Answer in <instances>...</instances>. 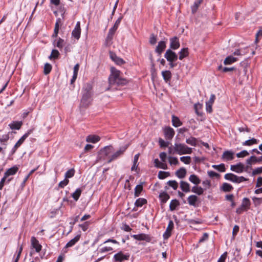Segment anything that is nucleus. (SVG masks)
Wrapping results in <instances>:
<instances>
[{
  "label": "nucleus",
  "instance_id": "obj_1",
  "mask_svg": "<svg viewBox=\"0 0 262 262\" xmlns=\"http://www.w3.org/2000/svg\"><path fill=\"white\" fill-rule=\"evenodd\" d=\"M92 85L90 83H85L82 90L81 104L83 107H87L90 104L92 96Z\"/></svg>",
  "mask_w": 262,
  "mask_h": 262
},
{
  "label": "nucleus",
  "instance_id": "obj_2",
  "mask_svg": "<svg viewBox=\"0 0 262 262\" xmlns=\"http://www.w3.org/2000/svg\"><path fill=\"white\" fill-rule=\"evenodd\" d=\"M110 85H124L126 84L127 81L126 79L122 78L120 75V71L115 68H111V74L108 78Z\"/></svg>",
  "mask_w": 262,
  "mask_h": 262
},
{
  "label": "nucleus",
  "instance_id": "obj_3",
  "mask_svg": "<svg viewBox=\"0 0 262 262\" xmlns=\"http://www.w3.org/2000/svg\"><path fill=\"white\" fill-rule=\"evenodd\" d=\"M164 57L169 62L170 68H173L177 66V64L174 62L176 61L178 58V55L171 49L166 50L164 54Z\"/></svg>",
  "mask_w": 262,
  "mask_h": 262
},
{
  "label": "nucleus",
  "instance_id": "obj_4",
  "mask_svg": "<svg viewBox=\"0 0 262 262\" xmlns=\"http://www.w3.org/2000/svg\"><path fill=\"white\" fill-rule=\"evenodd\" d=\"M173 149L174 151L180 155L190 154L192 151L191 148L181 143H175Z\"/></svg>",
  "mask_w": 262,
  "mask_h": 262
},
{
  "label": "nucleus",
  "instance_id": "obj_5",
  "mask_svg": "<svg viewBox=\"0 0 262 262\" xmlns=\"http://www.w3.org/2000/svg\"><path fill=\"white\" fill-rule=\"evenodd\" d=\"M128 147V145H125L124 146L120 147L119 150L115 152L113 154L111 155V156L109 157V159L107 161V163H111L112 161L117 160L118 158L123 156L126 150L127 149Z\"/></svg>",
  "mask_w": 262,
  "mask_h": 262
},
{
  "label": "nucleus",
  "instance_id": "obj_6",
  "mask_svg": "<svg viewBox=\"0 0 262 262\" xmlns=\"http://www.w3.org/2000/svg\"><path fill=\"white\" fill-rule=\"evenodd\" d=\"M33 132V129H31L28 130V132L25 133L20 139L16 143L13 147L11 152L12 154H13L15 152L17 149L24 143L26 139Z\"/></svg>",
  "mask_w": 262,
  "mask_h": 262
},
{
  "label": "nucleus",
  "instance_id": "obj_7",
  "mask_svg": "<svg viewBox=\"0 0 262 262\" xmlns=\"http://www.w3.org/2000/svg\"><path fill=\"white\" fill-rule=\"evenodd\" d=\"M121 19V17H119L116 21L114 26L109 30L106 38L107 40H111L113 38V35H114L117 29H118V26L120 24Z\"/></svg>",
  "mask_w": 262,
  "mask_h": 262
},
{
  "label": "nucleus",
  "instance_id": "obj_8",
  "mask_svg": "<svg viewBox=\"0 0 262 262\" xmlns=\"http://www.w3.org/2000/svg\"><path fill=\"white\" fill-rule=\"evenodd\" d=\"M129 254H124L121 251L115 254L114 256L115 261L118 262H122L125 260H128L129 259Z\"/></svg>",
  "mask_w": 262,
  "mask_h": 262
},
{
  "label": "nucleus",
  "instance_id": "obj_9",
  "mask_svg": "<svg viewBox=\"0 0 262 262\" xmlns=\"http://www.w3.org/2000/svg\"><path fill=\"white\" fill-rule=\"evenodd\" d=\"M134 239L138 241H145L146 242H150L151 241L152 237L149 234L145 233H141L139 234H134L132 236Z\"/></svg>",
  "mask_w": 262,
  "mask_h": 262
},
{
  "label": "nucleus",
  "instance_id": "obj_10",
  "mask_svg": "<svg viewBox=\"0 0 262 262\" xmlns=\"http://www.w3.org/2000/svg\"><path fill=\"white\" fill-rule=\"evenodd\" d=\"M170 49L171 50H176L180 47V43L179 38L177 36H174L170 38Z\"/></svg>",
  "mask_w": 262,
  "mask_h": 262
},
{
  "label": "nucleus",
  "instance_id": "obj_11",
  "mask_svg": "<svg viewBox=\"0 0 262 262\" xmlns=\"http://www.w3.org/2000/svg\"><path fill=\"white\" fill-rule=\"evenodd\" d=\"M174 227L173 222L172 220H170L168 223V226L165 232L164 233L163 236L164 239H167L171 236V231Z\"/></svg>",
  "mask_w": 262,
  "mask_h": 262
},
{
  "label": "nucleus",
  "instance_id": "obj_12",
  "mask_svg": "<svg viewBox=\"0 0 262 262\" xmlns=\"http://www.w3.org/2000/svg\"><path fill=\"white\" fill-rule=\"evenodd\" d=\"M81 34L80 23L77 21L76 26L72 32V36L76 39H79Z\"/></svg>",
  "mask_w": 262,
  "mask_h": 262
},
{
  "label": "nucleus",
  "instance_id": "obj_13",
  "mask_svg": "<svg viewBox=\"0 0 262 262\" xmlns=\"http://www.w3.org/2000/svg\"><path fill=\"white\" fill-rule=\"evenodd\" d=\"M165 137L167 140H171L173 137L175 132L171 127H166L164 129Z\"/></svg>",
  "mask_w": 262,
  "mask_h": 262
},
{
  "label": "nucleus",
  "instance_id": "obj_14",
  "mask_svg": "<svg viewBox=\"0 0 262 262\" xmlns=\"http://www.w3.org/2000/svg\"><path fill=\"white\" fill-rule=\"evenodd\" d=\"M234 153L231 150H226L225 151L222 156V159L224 161H228L232 160L234 158Z\"/></svg>",
  "mask_w": 262,
  "mask_h": 262
},
{
  "label": "nucleus",
  "instance_id": "obj_15",
  "mask_svg": "<svg viewBox=\"0 0 262 262\" xmlns=\"http://www.w3.org/2000/svg\"><path fill=\"white\" fill-rule=\"evenodd\" d=\"M230 169L237 173H241L244 170V165L241 162L236 165H231Z\"/></svg>",
  "mask_w": 262,
  "mask_h": 262
},
{
  "label": "nucleus",
  "instance_id": "obj_16",
  "mask_svg": "<svg viewBox=\"0 0 262 262\" xmlns=\"http://www.w3.org/2000/svg\"><path fill=\"white\" fill-rule=\"evenodd\" d=\"M31 245L32 247L35 249L36 252H39L41 250L42 246L39 244L38 241L34 236L31 237Z\"/></svg>",
  "mask_w": 262,
  "mask_h": 262
},
{
  "label": "nucleus",
  "instance_id": "obj_17",
  "mask_svg": "<svg viewBox=\"0 0 262 262\" xmlns=\"http://www.w3.org/2000/svg\"><path fill=\"white\" fill-rule=\"evenodd\" d=\"M166 47V42L164 41H160L158 42V46L156 48L155 52L160 55L164 51Z\"/></svg>",
  "mask_w": 262,
  "mask_h": 262
},
{
  "label": "nucleus",
  "instance_id": "obj_18",
  "mask_svg": "<svg viewBox=\"0 0 262 262\" xmlns=\"http://www.w3.org/2000/svg\"><path fill=\"white\" fill-rule=\"evenodd\" d=\"M110 57L112 60L118 65H122L125 63V61L121 58L118 57L115 53L110 52Z\"/></svg>",
  "mask_w": 262,
  "mask_h": 262
},
{
  "label": "nucleus",
  "instance_id": "obj_19",
  "mask_svg": "<svg viewBox=\"0 0 262 262\" xmlns=\"http://www.w3.org/2000/svg\"><path fill=\"white\" fill-rule=\"evenodd\" d=\"M188 204L194 207L196 206V202L198 201V197L195 195H191L187 199Z\"/></svg>",
  "mask_w": 262,
  "mask_h": 262
},
{
  "label": "nucleus",
  "instance_id": "obj_20",
  "mask_svg": "<svg viewBox=\"0 0 262 262\" xmlns=\"http://www.w3.org/2000/svg\"><path fill=\"white\" fill-rule=\"evenodd\" d=\"M180 188L185 192H188L190 191L189 184L185 181H181L180 182Z\"/></svg>",
  "mask_w": 262,
  "mask_h": 262
},
{
  "label": "nucleus",
  "instance_id": "obj_21",
  "mask_svg": "<svg viewBox=\"0 0 262 262\" xmlns=\"http://www.w3.org/2000/svg\"><path fill=\"white\" fill-rule=\"evenodd\" d=\"M186 172V169L184 167H181L176 171L175 174L179 179H183L185 177Z\"/></svg>",
  "mask_w": 262,
  "mask_h": 262
},
{
  "label": "nucleus",
  "instance_id": "obj_22",
  "mask_svg": "<svg viewBox=\"0 0 262 262\" xmlns=\"http://www.w3.org/2000/svg\"><path fill=\"white\" fill-rule=\"evenodd\" d=\"M80 234L77 235L73 239H71L66 245V248H69L73 246L79 240L80 238Z\"/></svg>",
  "mask_w": 262,
  "mask_h": 262
},
{
  "label": "nucleus",
  "instance_id": "obj_23",
  "mask_svg": "<svg viewBox=\"0 0 262 262\" xmlns=\"http://www.w3.org/2000/svg\"><path fill=\"white\" fill-rule=\"evenodd\" d=\"M114 151V148L112 146H107L101 150V154L105 156H108Z\"/></svg>",
  "mask_w": 262,
  "mask_h": 262
},
{
  "label": "nucleus",
  "instance_id": "obj_24",
  "mask_svg": "<svg viewBox=\"0 0 262 262\" xmlns=\"http://www.w3.org/2000/svg\"><path fill=\"white\" fill-rule=\"evenodd\" d=\"M18 170V167L15 166L7 169L4 174L7 177H9L10 176L14 175L17 172Z\"/></svg>",
  "mask_w": 262,
  "mask_h": 262
},
{
  "label": "nucleus",
  "instance_id": "obj_25",
  "mask_svg": "<svg viewBox=\"0 0 262 262\" xmlns=\"http://www.w3.org/2000/svg\"><path fill=\"white\" fill-rule=\"evenodd\" d=\"M179 59L180 60H182L184 58L187 57L189 55L188 48H184L182 49L181 51L179 52Z\"/></svg>",
  "mask_w": 262,
  "mask_h": 262
},
{
  "label": "nucleus",
  "instance_id": "obj_26",
  "mask_svg": "<svg viewBox=\"0 0 262 262\" xmlns=\"http://www.w3.org/2000/svg\"><path fill=\"white\" fill-rule=\"evenodd\" d=\"M100 140V138L97 135H89L86 138V141L95 143Z\"/></svg>",
  "mask_w": 262,
  "mask_h": 262
},
{
  "label": "nucleus",
  "instance_id": "obj_27",
  "mask_svg": "<svg viewBox=\"0 0 262 262\" xmlns=\"http://www.w3.org/2000/svg\"><path fill=\"white\" fill-rule=\"evenodd\" d=\"M163 79L166 82L169 81L171 78V73L170 71L166 70L162 72Z\"/></svg>",
  "mask_w": 262,
  "mask_h": 262
},
{
  "label": "nucleus",
  "instance_id": "obj_28",
  "mask_svg": "<svg viewBox=\"0 0 262 262\" xmlns=\"http://www.w3.org/2000/svg\"><path fill=\"white\" fill-rule=\"evenodd\" d=\"M159 198L162 204L166 203L167 200L170 198L169 195L166 192H162L159 194Z\"/></svg>",
  "mask_w": 262,
  "mask_h": 262
},
{
  "label": "nucleus",
  "instance_id": "obj_29",
  "mask_svg": "<svg viewBox=\"0 0 262 262\" xmlns=\"http://www.w3.org/2000/svg\"><path fill=\"white\" fill-rule=\"evenodd\" d=\"M172 125L176 127L180 126L182 125V122L180 120V119L174 115L172 116Z\"/></svg>",
  "mask_w": 262,
  "mask_h": 262
},
{
  "label": "nucleus",
  "instance_id": "obj_30",
  "mask_svg": "<svg viewBox=\"0 0 262 262\" xmlns=\"http://www.w3.org/2000/svg\"><path fill=\"white\" fill-rule=\"evenodd\" d=\"M189 180L193 184L197 185L201 183V180L195 174H191L189 178Z\"/></svg>",
  "mask_w": 262,
  "mask_h": 262
},
{
  "label": "nucleus",
  "instance_id": "obj_31",
  "mask_svg": "<svg viewBox=\"0 0 262 262\" xmlns=\"http://www.w3.org/2000/svg\"><path fill=\"white\" fill-rule=\"evenodd\" d=\"M203 2V0H195L193 5L191 7V11L194 14L197 11L200 4Z\"/></svg>",
  "mask_w": 262,
  "mask_h": 262
},
{
  "label": "nucleus",
  "instance_id": "obj_32",
  "mask_svg": "<svg viewBox=\"0 0 262 262\" xmlns=\"http://www.w3.org/2000/svg\"><path fill=\"white\" fill-rule=\"evenodd\" d=\"M221 189L225 192H230L233 189L232 186L227 183H224L222 186Z\"/></svg>",
  "mask_w": 262,
  "mask_h": 262
},
{
  "label": "nucleus",
  "instance_id": "obj_33",
  "mask_svg": "<svg viewBox=\"0 0 262 262\" xmlns=\"http://www.w3.org/2000/svg\"><path fill=\"white\" fill-rule=\"evenodd\" d=\"M237 176L232 173H226L224 178L226 180L230 181L232 182L235 183L236 180L237 179Z\"/></svg>",
  "mask_w": 262,
  "mask_h": 262
},
{
  "label": "nucleus",
  "instance_id": "obj_34",
  "mask_svg": "<svg viewBox=\"0 0 262 262\" xmlns=\"http://www.w3.org/2000/svg\"><path fill=\"white\" fill-rule=\"evenodd\" d=\"M23 123L21 121H13L12 123L9 124L10 127L12 129H19L21 125Z\"/></svg>",
  "mask_w": 262,
  "mask_h": 262
},
{
  "label": "nucleus",
  "instance_id": "obj_35",
  "mask_svg": "<svg viewBox=\"0 0 262 262\" xmlns=\"http://www.w3.org/2000/svg\"><path fill=\"white\" fill-rule=\"evenodd\" d=\"M180 205V203L178 200L174 199L171 200L169 205V209L170 211H173L176 209V208Z\"/></svg>",
  "mask_w": 262,
  "mask_h": 262
},
{
  "label": "nucleus",
  "instance_id": "obj_36",
  "mask_svg": "<svg viewBox=\"0 0 262 262\" xmlns=\"http://www.w3.org/2000/svg\"><path fill=\"white\" fill-rule=\"evenodd\" d=\"M191 191L197 194L198 195H200L203 193L204 189L201 187L194 186L192 188Z\"/></svg>",
  "mask_w": 262,
  "mask_h": 262
},
{
  "label": "nucleus",
  "instance_id": "obj_37",
  "mask_svg": "<svg viewBox=\"0 0 262 262\" xmlns=\"http://www.w3.org/2000/svg\"><path fill=\"white\" fill-rule=\"evenodd\" d=\"M147 201L145 199L139 198L138 199L135 203V205L137 207H142L143 205L147 204Z\"/></svg>",
  "mask_w": 262,
  "mask_h": 262
},
{
  "label": "nucleus",
  "instance_id": "obj_38",
  "mask_svg": "<svg viewBox=\"0 0 262 262\" xmlns=\"http://www.w3.org/2000/svg\"><path fill=\"white\" fill-rule=\"evenodd\" d=\"M251 203L250 200L247 198H245L243 200L242 203V207H243L245 210L248 209L250 206Z\"/></svg>",
  "mask_w": 262,
  "mask_h": 262
},
{
  "label": "nucleus",
  "instance_id": "obj_39",
  "mask_svg": "<svg viewBox=\"0 0 262 262\" xmlns=\"http://www.w3.org/2000/svg\"><path fill=\"white\" fill-rule=\"evenodd\" d=\"M236 61H237L236 58H235L232 56H229L225 58L224 63L225 64H230Z\"/></svg>",
  "mask_w": 262,
  "mask_h": 262
},
{
  "label": "nucleus",
  "instance_id": "obj_40",
  "mask_svg": "<svg viewBox=\"0 0 262 262\" xmlns=\"http://www.w3.org/2000/svg\"><path fill=\"white\" fill-rule=\"evenodd\" d=\"M258 142V140L255 138H252L251 139L246 140L243 143V145L244 146H250L253 144H257Z\"/></svg>",
  "mask_w": 262,
  "mask_h": 262
},
{
  "label": "nucleus",
  "instance_id": "obj_41",
  "mask_svg": "<svg viewBox=\"0 0 262 262\" xmlns=\"http://www.w3.org/2000/svg\"><path fill=\"white\" fill-rule=\"evenodd\" d=\"M81 192L82 190L80 188H77L75 191L72 193V196L75 201H77L79 199Z\"/></svg>",
  "mask_w": 262,
  "mask_h": 262
},
{
  "label": "nucleus",
  "instance_id": "obj_42",
  "mask_svg": "<svg viewBox=\"0 0 262 262\" xmlns=\"http://www.w3.org/2000/svg\"><path fill=\"white\" fill-rule=\"evenodd\" d=\"M196 142L197 139L193 137H190L186 140V143L193 146H195L196 145Z\"/></svg>",
  "mask_w": 262,
  "mask_h": 262
},
{
  "label": "nucleus",
  "instance_id": "obj_43",
  "mask_svg": "<svg viewBox=\"0 0 262 262\" xmlns=\"http://www.w3.org/2000/svg\"><path fill=\"white\" fill-rule=\"evenodd\" d=\"M212 167L220 172H224L226 170L225 164L223 163L220 164L219 165H213Z\"/></svg>",
  "mask_w": 262,
  "mask_h": 262
},
{
  "label": "nucleus",
  "instance_id": "obj_44",
  "mask_svg": "<svg viewBox=\"0 0 262 262\" xmlns=\"http://www.w3.org/2000/svg\"><path fill=\"white\" fill-rule=\"evenodd\" d=\"M246 163L250 165H252V164L258 163L257 157L255 156H252L246 160Z\"/></svg>",
  "mask_w": 262,
  "mask_h": 262
},
{
  "label": "nucleus",
  "instance_id": "obj_45",
  "mask_svg": "<svg viewBox=\"0 0 262 262\" xmlns=\"http://www.w3.org/2000/svg\"><path fill=\"white\" fill-rule=\"evenodd\" d=\"M142 190H143V186L141 185H137L135 189V193H134L135 197L139 196Z\"/></svg>",
  "mask_w": 262,
  "mask_h": 262
},
{
  "label": "nucleus",
  "instance_id": "obj_46",
  "mask_svg": "<svg viewBox=\"0 0 262 262\" xmlns=\"http://www.w3.org/2000/svg\"><path fill=\"white\" fill-rule=\"evenodd\" d=\"M75 172L74 168H71L68 170L65 173V179H68L69 178L73 177L74 176Z\"/></svg>",
  "mask_w": 262,
  "mask_h": 262
},
{
  "label": "nucleus",
  "instance_id": "obj_47",
  "mask_svg": "<svg viewBox=\"0 0 262 262\" xmlns=\"http://www.w3.org/2000/svg\"><path fill=\"white\" fill-rule=\"evenodd\" d=\"M170 175L169 172L160 171L158 173V177L159 179H164Z\"/></svg>",
  "mask_w": 262,
  "mask_h": 262
},
{
  "label": "nucleus",
  "instance_id": "obj_48",
  "mask_svg": "<svg viewBox=\"0 0 262 262\" xmlns=\"http://www.w3.org/2000/svg\"><path fill=\"white\" fill-rule=\"evenodd\" d=\"M52 70V66L49 63H46L44 66L43 73L45 75L49 74Z\"/></svg>",
  "mask_w": 262,
  "mask_h": 262
},
{
  "label": "nucleus",
  "instance_id": "obj_49",
  "mask_svg": "<svg viewBox=\"0 0 262 262\" xmlns=\"http://www.w3.org/2000/svg\"><path fill=\"white\" fill-rule=\"evenodd\" d=\"M167 184L171 187H172L174 190H177L178 188V183L175 180H170L167 182Z\"/></svg>",
  "mask_w": 262,
  "mask_h": 262
},
{
  "label": "nucleus",
  "instance_id": "obj_50",
  "mask_svg": "<svg viewBox=\"0 0 262 262\" xmlns=\"http://www.w3.org/2000/svg\"><path fill=\"white\" fill-rule=\"evenodd\" d=\"M9 139V135H4L2 136L1 138H0V143L2 145H6V142L8 141V140Z\"/></svg>",
  "mask_w": 262,
  "mask_h": 262
},
{
  "label": "nucleus",
  "instance_id": "obj_51",
  "mask_svg": "<svg viewBox=\"0 0 262 262\" xmlns=\"http://www.w3.org/2000/svg\"><path fill=\"white\" fill-rule=\"evenodd\" d=\"M180 160L186 164H189L191 162V158L190 156H183L180 158Z\"/></svg>",
  "mask_w": 262,
  "mask_h": 262
},
{
  "label": "nucleus",
  "instance_id": "obj_52",
  "mask_svg": "<svg viewBox=\"0 0 262 262\" xmlns=\"http://www.w3.org/2000/svg\"><path fill=\"white\" fill-rule=\"evenodd\" d=\"M59 53L58 50L56 49H53L52 51L51 54L50 55L49 58L51 59L53 58L54 59H57L59 57Z\"/></svg>",
  "mask_w": 262,
  "mask_h": 262
},
{
  "label": "nucleus",
  "instance_id": "obj_53",
  "mask_svg": "<svg viewBox=\"0 0 262 262\" xmlns=\"http://www.w3.org/2000/svg\"><path fill=\"white\" fill-rule=\"evenodd\" d=\"M169 162L172 165H178L179 164V161L176 157H169Z\"/></svg>",
  "mask_w": 262,
  "mask_h": 262
},
{
  "label": "nucleus",
  "instance_id": "obj_54",
  "mask_svg": "<svg viewBox=\"0 0 262 262\" xmlns=\"http://www.w3.org/2000/svg\"><path fill=\"white\" fill-rule=\"evenodd\" d=\"M69 182V180L68 179H64L63 181H61L59 182L58 187L63 188L68 184Z\"/></svg>",
  "mask_w": 262,
  "mask_h": 262
},
{
  "label": "nucleus",
  "instance_id": "obj_55",
  "mask_svg": "<svg viewBox=\"0 0 262 262\" xmlns=\"http://www.w3.org/2000/svg\"><path fill=\"white\" fill-rule=\"evenodd\" d=\"M90 223L89 222H85L83 224H79V226L81 228L83 231H85L89 228Z\"/></svg>",
  "mask_w": 262,
  "mask_h": 262
},
{
  "label": "nucleus",
  "instance_id": "obj_56",
  "mask_svg": "<svg viewBox=\"0 0 262 262\" xmlns=\"http://www.w3.org/2000/svg\"><path fill=\"white\" fill-rule=\"evenodd\" d=\"M159 143L160 147H166L169 145L168 142H165L161 138H159Z\"/></svg>",
  "mask_w": 262,
  "mask_h": 262
},
{
  "label": "nucleus",
  "instance_id": "obj_57",
  "mask_svg": "<svg viewBox=\"0 0 262 262\" xmlns=\"http://www.w3.org/2000/svg\"><path fill=\"white\" fill-rule=\"evenodd\" d=\"M155 166L157 168H162L163 169H166V167H162L161 165H163V163L160 162L158 159H156L154 160Z\"/></svg>",
  "mask_w": 262,
  "mask_h": 262
},
{
  "label": "nucleus",
  "instance_id": "obj_58",
  "mask_svg": "<svg viewBox=\"0 0 262 262\" xmlns=\"http://www.w3.org/2000/svg\"><path fill=\"white\" fill-rule=\"evenodd\" d=\"M157 42V36L155 35L154 34H152L150 35V38H149V43L152 45H154Z\"/></svg>",
  "mask_w": 262,
  "mask_h": 262
},
{
  "label": "nucleus",
  "instance_id": "obj_59",
  "mask_svg": "<svg viewBox=\"0 0 262 262\" xmlns=\"http://www.w3.org/2000/svg\"><path fill=\"white\" fill-rule=\"evenodd\" d=\"M249 153L246 150H244L236 154V156L238 158L244 157L249 155Z\"/></svg>",
  "mask_w": 262,
  "mask_h": 262
},
{
  "label": "nucleus",
  "instance_id": "obj_60",
  "mask_svg": "<svg viewBox=\"0 0 262 262\" xmlns=\"http://www.w3.org/2000/svg\"><path fill=\"white\" fill-rule=\"evenodd\" d=\"M8 177H7L5 174H4V177H3V178L1 179V182H2V183L3 184H5V183L6 184H8L12 179V178H8L7 180V179L8 178Z\"/></svg>",
  "mask_w": 262,
  "mask_h": 262
},
{
  "label": "nucleus",
  "instance_id": "obj_61",
  "mask_svg": "<svg viewBox=\"0 0 262 262\" xmlns=\"http://www.w3.org/2000/svg\"><path fill=\"white\" fill-rule=\"evenodd\" d=\"M261 173H262V166L257 167V168H255V169H254L252 171V175L253 176H255L256 174H260Z\"/></svg>",
  "mask_w": 262,
  "mask_h": 262
},
{
  "label": "nucleus",
  "instance_id": "obj_62",
  "mask_svg": "<svg viewBox=\"0 0 262 262\" xmlns=\"http://www.w3.org/2000/svg\"><path fill=\"white\" fill-rule=\"evenodd\" d=\"M252 200L255 204L257 205H259L262 203V198H257L255 196H253L252 198Z\"/></svg>",
  "mask_w": 262,
  "mask_h": 262
},
{
  "label": "nucleus",
  "instance_id": "obj_63",
  "mask_svg": "<svg viewBox=\"0 0 262 262\" xmlns=\"http://www.w3.org/2000/svg\"><path fill=\"white\" fill-rule=\"evenodd\" d=\"M208 175L210 178L216 177L218 178L220 177V174L213 171H208L207 172Z\"/></svg>",
  "mask_w": 262,
  "mask_h": 262
},
{
  "label": "nucleus",
  "instance_id": "obj_64",
  "mask_svg": "<svg viewBox=\"0 0 262 262\" xmlns=\"http://www.w3.org/2000/svg\"><path fill=\"white\" fill-rule=\"evenodd\" d=\"M227 255V252H224L220 257L217 262H225Z\"/></svg>",
  "mask_w": 262,
  "mask_h": 262
}]
</instances>
